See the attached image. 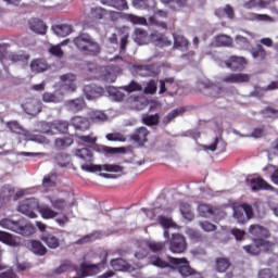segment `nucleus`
Wrapping results in <instances>:
<instances>
[{
    "label": "nucleus",
    "mask_w": 278,
    "mask_h": 278,
    "mask_svg": "<svg viewBox=\"0 0 278 278\" xmlns=\"http://www.w3.org/2000/svg\"><path fill=\"white\" fill-rule=\"evenodd\" d=\"M170 264L166 261L160 258V256H153L150 258V264L152 266H156V268H172V270H177L179 275L184 278L191 277V278H203V276L197 273L191 266L190 262L186 257L177 258L170 257Z\"/></svg>",
    "instance_id": "f257e3e1"
},
{
    "label": "nucleus",
    "mask_w": 278,
    "mask_h": 278,
    "mask_svg": "<svg viewBox=\"0 0 278 278\" xmlns=\"http://www.w3.org/2000/svg\"><path fill=\"white\" fill-rule=\"evenodd\" d=\"M0 227H3V229H9V231H13L14 233H18L20 236H24L26 238L33 236V233L36 231L34 225L25 219L14 222L10 218H3L0 220Z\"/></svg>",
    "instance_id": "f03ea898"
},
{
    "label": "nucleus",
    "mask_w": 278,
    "mask_h": 278,
    "mask_svg": "<svg viewBox=\"0 0 278 278\" xmlns=\"http://www.w3.org/2000/svg\"><path fill=\"white\" fill-rule=\"evenodd\" d=\"M232 216L236 218L237 223L240 225H244L247 220H251L253 218V206L251 204L243 203L242 205L232 207Z\"/></svg>",
    "instance_id": "7ed1b4c3"
},
{
    "label": "nucleus",
    "mask_w": 278,
    "mask_h": 278,
    "mask_svg": "<svg viewBox=\"0 0 278 278\" xmlns=\"http://www.w3.org/2000/svg\"><path fill=\"white\" fill-rule=\"evenodd\" d=\"M83 170L87 173H123L125 167L118 164H103V165H94V164H85L81 166Z\"/></svg>",
    "instance_id": "20e7f679"
},
{
    "label": "nucleus",
    "mask_w": 278,
    "mask_h": 278,
    "mask_svg": "<svg viewBox=\"0 0 278 278\" xmlns=\"http://www.w3.org/2000/svg\"><path fill=\"white\" fill-rule=\"evenodd\" d=\"M36 210H38V199L28 198L22 201L17 207V211L28 218H36Z\"/></svg>",
    "instance_id": "39448f33"
},
{
    "label": "nucleus",
    "mask_w": 278,
    "mask_h": 278,
    "mask_svg": "<svg viewBox=\"0 0 278 278\" xmlns=\"http://www.w3.org/2000/svg\"><path fill=\"white\" fill-rule=\"evenodd\" d=\"M48 129H43L42 134H48V136H53L54 134H68V127L71 124L66 121L56 119L50 124H45Z\"/></svg>",
    "instance_id": "423d86ee"
},
{
    "label": "nucleus",
    "mask_w": 278,
    "mask_h": 278,
    "mask_svg": "<svg viewBox=\"0 0 278 278\" xmlns=\"http://www.w3.org/2000/svg\"><path fill=\"white\" fill-rule=\"evenodd\" d=\"M188 249V242H186V237L181 233H174L169 239V251L172 253H186Z\"/></svg>",
    "instance_id": "0eeeda50"
},
{
    "label": "nucleus",
    "mask_w": 278,
    "mask_h": 278,
    "mask_svg": "<svg viewBox=\"0 0 278 278\" xmlns=\"http://www.w3.org/2000/svg\"><path fill=\"white\" fill-rule=\"evenodd\" d=\"M22 108L26 114L36 116V114H40V112H42V102L34 98H28L24 101Z\"/></svg>",
    "instance_id": "6e6552de"
},
{
    "label": "nucleus",
    "mask_w": 278,
    "mask_h": 278,
    "mask_svg": "<svg viewBox=\"0 0 278 278\" xmlns=\"http://www.w3.org/2000/svg\"><path fill=\"white\" fill-rule=\"evenodd\" d=\"M260 247H265V249H268L271 247L269 241H266V239H254V243L244 245L243 249L247 251V253H250V255H260V252L262 251Z\"/></svg>",
    "instance_id": "1a4fd4ad"
},
{
    "label": "nucleus",
    "mask_w": 278,
    "mask_h": 278,
    "mask_svg": "<svg viewBox=\"0 0 278 278\" xmlns=\"http://www.w3.org/2000/svg\"><path fill=\"white\" fill-rule=\"evenodd\" d=\"M227 68L230 71H244L247 66V59L244 56L232 55L227 61H225Z\"/></svg>",
    "instance_id": "9d476101"
},
{
    "label": "nucleus",
    "mask_w": 278,
    "mask_h": 278,
    "mask_svg": "<svg viewBox=\"0 0 278 278\" xmlns=\"http://www.w3.org/2000/svg\"><path fill=\"white\" fill-rule=\"evenodd\" d=\"M224 84H249L251 81V75L249 74H229L222 78Z\"/></svg>",
    "instance_id": "9b49d317"
},
{
    "label": "nucleus",
    "mask_w": 278,
    "mask_h": 278,
    "mask_svg": "<svg viewBox=\"0 0 278 278\" xmlns=\"http://www.w3.org/2000/svg\"><path fill=\"white\" fill-rule=\"evenodd\" d=\"M83 55H90L91 58H97L101 53V45L94 40V38H90L87 46L81 51Z\"/></svg>",
    "instance_id": "f8f14e48"
},
{
    "label": "nucleus",
    "mask_w": 278,
    "mask_h": 278,
    "mask_svg": "<svg viewBox=\"0 0 278 278\" xmlns=\"http://www.w3.org/2000/svg\"><path fill=\"white\" fill-rule=\"evenodd\" d=\"M60 79L65 90H68L70 92H75L77 90V85H75V81H77V76L74 74H63L60 76Z\"/></svg>",
    "instance_id": "ddd939ff"
},
{
    "label": "nucleus",
    "mask_w": 278,
    "mask_h": 278,
    "mask_svg": "<svg viewBox=\"0 0 278 278\" xmlns=\"http://www.w3.org/2000/svg\"><path fill=\"white\" fill-rule=\"evenodd\" d=\"M72 127L78 131H88L90 129V121L88 117L84 116H74L71 119Z\"/></svg>",
    "instance_id": "4468645a"
},
{
    "label": "nucleus",
    "mask_w": 278,
    "mask_h": 278,
    "mask_svg": "<svg viewBox=\"0 0 278 278\" xmlns=\"http://www.w3.org/2000/svg\"><path fill=\"white\" fill-rule=\"evenodd\" d=\"M251 236L256 238L255 240H264L270 236V232L264 226L257 224L251 225L249 228Z\"/></svg>",
    "instance_id": "2eb2a0df"
},
{
    "label": "nucleus",
    "mask_w": 278,
    "mask_h": 278,
    "mask_svg": "<svg viewBox=\"0 0 278 278\" xmlns=\"http://www.w3.org/2000/svg\"><path fill=\"white\" fill-rule=\"evenodd\" d=\"M85 97L87 99H99V97H103V88L97 85H87L84 87Z\"/></svg>",
    "instance_id": "dca6fc26"
},
{
    "label": "nucleus",
    "mask_w": 278,
    "mask_h": 278,
    "mask_svg": "<svg viewBox=\"0 0 278 278\" xmlns=\"http://www.w3.org/2000/svg\"><path fill=\"white\" fill-rule=\"evenodd\" d=\"M28 27L31 31L39 34L40 36H45V34H47V25L39 18L29 20Z\"/></svg>",
    "instance_id": "f3484780"
},
{
    "label": "nucleus",
    "mask_w": 278,
    "mask_h": 278,
    "mask_svg": "<svg viewBox=\"0 0 278 278\" xmlns=\"http://www.w3.org/2000/svg\"><path fill=\"white\" fill-rule=\"evenodd\" d=\"M91 38H92V36H90V34L80 33L78 36H76L73 39V42H74L76 49H78V51H80V53H81L84 51V49L87 47V45L90 42Z\"/></svg>",
    "instance_id": "a211bd4d"
},
{
    "label": "nucleus",
    "mask_w": 278,
    "mask_h": 278,
    "mask_svg": "<svg viewBox=\"0 0 278 278\" xmlns=\"http://www.w3.org/2000/svg\"><path fill=\"white\" fill-rule=\"evenodd\" d=\"M250 188L252 192H257L258 190H275L273 186H270L268 182H266L262 178H252L250 180Z\"/></svg>",
    "instance_id": "6ab92c4d"
},
{
    "label": "nucleus",
    "mask_w": 278,
    "mask_h": 278,
    "mask_svg": "<svg viewBox=\"0 0 278 278\" xmlns=\"http://www.w3.org/2000/svg\"><path fill=\"white\" fill-rule=\"evenodd\" d=\"M149 137V130L147 127H140L130 136V140L132 142H137L138 144H144Z\"/></svg>",
    "instance_id": "aec40b11"
},
{
    "label": "nucleus",
    "mask_w": 278,
    "mask_h": 278,
    "mask_svg": "<svg viewBox=\"0 0 278 278\" xmlns=\"http://www.w3.org/2000/svg\"><path fill=\"white\" fill-rule=\"evenodd\" d=\"M102 5H108L109 8H115V10H129V4H127V0H100Z\"/></svg>",
    "instance_id": "412c9836"
},
{
    "label": "nucleus",
    "mask_w": 278,
    "mask_h": 278,
    "mask_svg": "<svg viewBox=\"0 0 278 278\" xmlns=\"http://www.w3.org/2000/svg\"><path fill=\"white\" fill-rule=\"evenodd\" d=\"M152 42H154L155 47H170L173 41L166 37V35L162 33H154L152 34Z\"/></svg>",
    "instance_id": "4be33fe9"
},
{
    "label": "nucleus",
    "mask_w": 278,
    "mask_h": 278,
    "mask_svg": "<svg viewBox=\"0 0 278 278\" xmlns=\"http://www.w3.org/2000/svg\"><path fill=\"white\" fill-rule=\"evenodd\" d=\"M66 105L71 112H81V110H86V100L84 98H76L67 101Z\"/></svg>",
    "instance_id": "5701e85b"
},
{
    "label": "nucleus",
    "mask_w": 278,
    "mask_h": 278,
    "mask_svg": "<svg viewBox=\"0 0 278 278\" xmlns=\"http://www.w3.org/2000/svg\"><path fill=\"white\" fill-rule=\"evenodd\" d=\"M52 31L60 36L61 38H66V36H70V34H73V26L68 24H61L52 26Z\"/></svg>",
    "instance_id": "b1692460"
},
{
    "label": "nucleus",
    "mask_w": 278,
    "mask_h": 278,
    "mask_svg": "<svg viewBox=\"0 0 278 278\" xmlns=\"http://www.w3.org/2000/svg\"><path fill=\"white\" fill-rule=\"evenodd\" d=\"M188 47H190V41H188L186 37L174 34V49H178V51H188Z\"/></svg>",
    "instance_id": "393cba45"
},
{
    "label": "nucleus",
    "mask_w": 278,
    "mask_h": 278,
    "mask_svg": "<svg viewBox=\"0 0 278 278\" xmlns=\"http://www.w3.org/2000/svg\"><path fill=\"white\" fill-rule=\"evenodd\" d=\"M30 68L33 73H45L49 71V64L42 59H35L30 62Z\"/></svg>",
    "instance_id": "a878e982"
},
{
    "label": "nucleus",
    "mask_w": 278,
    "mask_h": 278,
    "mask_svg": "<svg viewBox=\"0 0 278 278\" xmlns=\"http://www.w3.org/2000/svg\"><path fill=\"white\" fill-rule=\"evenodd\" d=\"M251 55L252 58H254V60L264 62V60H266V58L268 56V52H266V49H264L263 45H256L251 49Z\"/></svg>",
    "instance_id": "bb28decb"
},
{
    "label": "nucleus",
    "mask_w": 278,
    "mask_h": 278,
    "mask_svg": "<svg viewBox=\"0 0 278 278\" xmlns=\"http://www.w3.org/2000/svg\"><path fill=\"white\" fill-rule=\"evenodd\" d=\"M42 242L49 247V249H58L60 248V238L55 235L45 233L41 237Z\"/></svg>",
    "instance_id": "cd10ccee"
},
{
    "label": "nucleus",
    "mask_w": 278,
    "mask_h": 278,
    "mask_svg": "<svg viewBox=\"0 0 278 278\" xmlns=\"http://www.w3.org/2000/svg\"><path fill=\"white\" fill-rule=\"evenodd\" d=\"M0 242H3V244H8L9 247L21 245V242L16 240L14 236H12L10 232H5L1 230H0Z\"/></svg>",
    "instance_id": "c85d7f7f"
},
{
    "label": "nucleus",
    "mask_w": 278,
    "mask_h": 278,
    "mask_svg": "<svg viewBox=\"0 0 278 278\" xmlns=\"http://www.w3.org/2000/svg\"><path fill=\"white\" fill-rule=\"evenodd\" d=\"M75 156L84 160V162H92L94 160V154L90 148H81L75 151Z\"/></svg>",
    "instance_id": "c756f323"
},
{
    "label": "nucleus",
    "mask_w": 278,
    "mask_h": 278,
    "mask_svg": "<svg viewBox=\"0 0 278 278\" xmlns=\"http://www.w3.org/2000/svg\"><path fill=\"white\" fill-rule=\"evenodd\" d=\"M215 15H217L218 18H225V16H227V18H233L236 11L232 5L227 4L225 8L217 9Z\"/></svg>",
    "instance_id": "7c9ffc66"
},
{
    "label": "nucleus",
    "mask_w": 278,
    "mask_h": 278,
    "mask_svg": "<svg viewBox=\"0 0 278 278\" xmlns=\"http://www.w3.org/2000/svg\"><path fill=\"white\" fill-rule=\"evenodd\" d=\"M230 266L231 262L227 257H218L215 261V270L217 273H227Z\"/></svg>",
    "instance_id": "2f4dec72"
},
{
    "label": "nucleus",
    "mask_w": 278,
    "mask_h": 278,
    "mask_svg": "<svg viewBox=\"0 0 278 278\" xmlns=\"http://www.w3.org/2000/svg\"><path fill=\"white\" fill-rule=\"evenodd\" d=\"M37 211L39 212V214H41L42 218H55L58 216V213L55 211H52L49 205L40 204L39 202Z\"/></svg>",
    "instance_id": "473e14b6"
},
{
    "label": "nucleus",
    "mask_w": 278,
    "mask_h": 278,
    "mask_svg": "<svg viewBox=\"0 0 278 278\" xmlns=\"http://www.w3.org/2000/svg\"><path fill=\"white\" fill-rule=\"evenodd\" d=\"M231 45H233V39L228 35H217L214 38L215 47H231Z\"/></svg>",
    "instance_id": "72a5a7b5"
},
{
    "label": "nucleus",
    "mask_w": 278,
    "mask_h": 278,
    "mask_svg": "<svg viewBox=\"0 0 278 278\" xmlns=\"http://www.w3.org/2000/svg\"><path fill=\"white\" fill-rule=\"evenodd\" d=\"M30 251L35 255H39L41 257L42 255H47V248L40 241H36V240L30 241Z\"/></svg>",
    "instance_id": "f704fd0d"
},
{
    "label": "nucleus",
    "mask_w": 278,
    "mask_h": 278,
    "mask_svg": "<svg viewBox=\"0 0 278 278\" xmlns=\"http://www.w3.org/2000/svg\"><path fill=\"white\" fill-rule=\"evenodd\" d=\"M54 162L61 168H66V166H71V155L63 153V152L58 153L54 156Z\"/></svg>",
    "instance_id": "c9c22d12"
},
{
    "label": "nucleus",
    "mask_w": 278,
    "mask_h": 278,
    "mask_svg": "<svg viewBox=\"0 0 278 278\" xmlns=\"http://www.w3.org/2000/svg\"><path fill=\"white\" fill-rule=\"evenodd\" d=\"M164 5H167L169 10L177 11L179 8H186L188 5V0H162Z\"/></svg>",
    "instance_id": "e433bc0d"
},
{
    "label": "nucleus",
    "mask_w": 278,
    "mask_h": 278,
    "mask_svg": "<svg viewBox=\"0 0 278 278\" xmlns=\"http://www.w3.org/2000/svg\"><path fill=\"white\" fill-rule=\"evenodd\" d=\"M135 42L137 45H147V40H149V33L142 28H136L135 31Z\"/></svg>",
    "instance_id": "4c0bfd02"
},
{
    "label": "nucleus",
    "mask_w": 278,
    "mask_h": 278,
    "mask_svg": "<svg viewBox=\"0 0 278 278\" xmlns=\"http://www.w3.org/2000/svg\"><path fill=\"white\" fill-rule=\"evenodd\" d=\"M165 83L167 87V94H169V97H175L179 90V85L175 81V77L165 78Z\"/></svg>",
    "instance_id": "58836bf2"
},
{
    "label": "nucleus",
    "mask_w": 278,
    "mask_h": 278,
    "mask_svg": "<svg viewBox=\"0 0 278 278\" xmlns=\"http://www.w3.org/2000/svg\"><path fill=\"white\" fill-rule=\"evenodd\" d=\"M99 153H103L104 155H116L117 153H125V148H112L108 146H100L98 149Z\"/></svg>",
    "instance_id": "ea45409f"
},
{
    "label": "nucleus",
    "mask_w": 278,
    "mask_h": 278,
    "mask_svg": "<svg viewBox=\"0 0 278 278\" xmlns=\"http://www.w3.org/2000/svg\"><path fill=\"white\" fill-rule=\"evenodd\" d=\"M89 119L91 123H105L108 115L102 111H92L89 113Z\"/></svg>",
    "instance_id": "a19ab883"
},
{
    "label": "nucleus",
    "mask_w": 278,
    "mask_h": 278,
    "mask_svg": "<svg viewBox=\"0 0 278 278\" xmlns=\"http://www.w3.org/2000/svg\"><path fill=\"white\" fill-rule=\"evenodd\" d=\"M12 197H14V188L10 185H7L0 189V199L2 201H12Z\"/></svg>",
    "instance_id": "79ce46f5"
},
{
    "label": "nucleus",
    "mask_w": 278,
    "mask_h": 278,
    "mask_svg": "<svg viewBox=\"0 0 278 278\" xmlns=\"http://www.w3.org/2000/svg\"><path fill=\"white\" fill-rule=\"evenodd\" d=\"M75 142L71 137L56 138L54 141V146L56 149H67Z\"/></svg>",
    "instance_id": "37998d69"
},
{
    "label": "nucleus",
    "mask_w": 278,
    "mask_h": 278,
    "mask_svg": "<svg viewBox=\"0 0 278 278\" xmlns=\"http://www.w3.org/2000/svg\"><path fill=\"white\" fill-rule=\"evenodd\" d=\"M180 214H182L186 220H194V213H192V208L188 203L180 204Z\"/></svg>",
    "instance_id": "c03bdc74"
},
{
    "label": "nucleus",
    "mask_w": 278,
    "mask_h": 278,
    "mask_svg": "<svg viewBox=\"0 0 278 278\" xmlns=\"http://www.w3.org/2000/svg\"><path fill=\"white\" fill-rule=\"evenodd\" d=\"M143 125H147L148 127H153L155 125H160V114L154 115H144L142 117Z\"/></svg>",
    "instance_id": "a18cd8bd"
},
{
    "label": "nucleus",
    "mask_w": 278,
    "mask_h": 278,
    "mask_svg": "<svg viewBox=\"0 0 278 278\" xmlns=\"http://www.w3.org/2000/svg\"><path fill=\"white\" fill-rule=\"evenodd\" d=\"M198 212L202 218H207L208 216H214V207L208 204H200Z\"/></svg>",
    "instance_id": "49530a36"
},
{
    "label": "nucleus",
    "mask_w": 278,
    "mask_h": 278,
    "mask_svg": "<svg viewBox=\"0 0 278 278\" xmlns=\"http://www.w3.org/2000/svg\"><path fill=\"white\" fill-rule=\"evenodd\" d=\"M124 18L132 23V25H147V18L135 14H124Z\"/></svg>",
    "instance_id": "de8ad7c7"
},
{
    "label": "nucleus",
    "mask_w": 278,
    "mask_h": 278,
    "mask_svg": "<svg viewBox=\"0 0 278 278\" xmlns=\"http://www.w3.org/2000/svg\"><path fill=\"white\" fill-rule=\"evenodd\" d=\"M111 266L117 271H125L127 270V261L123 258H113L111 261Z\"/></svg>",
    "instance_id": "09e8293b"
},
{
    "label": "nucleus",
    "mask_w": 278,
    "mask_h": 278,
    "mask_svg": "<svg viewBox=\"0 0 278 278\" xmlns=\"http://www.w3.org/2000/svg\"><path fill=\"white\" fill-rule=\"evenodd\" d=\"M185 110L184 109H175L173 110L168 115H166L163 118V125H168L169 123H173L177 116H180V114H184Z\"/></svg>",
    "instance_id": "8fccbe9b"
},
{
    "label": "nucleus",
    "mask_w": 278,
    "mask_h": 278,
    "mask_svg": "<svg viewBox=\"0 0 278 278\" xmlns=\"http://www.w3.org/2000/svg\"><path fill=\"white\" fill-rule=\"evenodd\" d=\"M122 90H124L125 92H140L142 91V85H140L138 81L132 80L130 81L129 85L123 86Z\"/></svg>",
    "instance_id": "3c124183"
},
{
    "label": "nucleus",
    "mask_w": 278,
    "mask_h": 278,
    "mask_svg": "<svg viewBox=\"0 0 278 278\" xmlns=\"http://www.w3.org/2000/svg\"><path fill=\"white\" fill-rule=\"evenodd\" d=\"M70 268H73V263L71 261H65L53 270V275H62L66 273V270H70Z\"/></svg>",
    "instance_id": "603ef678"
},
{
    "label": "nucleus",
    "mask_w": 278,
    "mask_h": 278,
    "mask_svg": "<svg viewBox=\"0 0 278 278\" xmlns=\"http://www.w3.org/2000/svg\"><path fill=\"white\" fill-rule=\"evenodd\" d=\"M42 101L45 103H60L61 99L55 93L45 92L42 94Z\"/></svg>",
    "instance_id": "864d4df0"
},
{
    "label": "nucleus",
    "mask_w": 278,
    "mask_h": 278,
    "mask_svg": "<svg viewBox=\"0 0 278 278\" xmlns=\"http://www.w3.org/2000/svg\"><path fill=\"white\" fill-rule=\"evenodd\" d=\"M48 53H50V55H53L54 58H64V51L62 50V47L60 45L50 46Z\"/></svg>",
    "instance_id": "5fc2aeb1"
},
{
    "label": "nucleus",
    "mask_w": 278,
    "mask_h": 278,
    "mask_svg": "<svg viewBox=\"0 0 278 278\" xmlns=\"http://www.w3.org/2000/svg\"><path fill=\"white\" fill-rule=\"evenodd\" d=\"M147 247L152 251V253H160L164 249V242L148 241Z\"/></svg>",
    "instance_id": "6e6d98bb"
},
{
    "label": "nucleus",
    "mask_w": 278,
    "mask_h": 278,
    "mask_svg": "<svg viewBox=\"0 0 278 278\" xmlns=\"http://www.w3.org/2000/svg\"><path fill=\"white\" fill-rule=\"evenodd\" d=\"M108 92L115 101H123L125 99V93L118 91L116 87H109Z\"/></svg>",
    "instance_id": "4d7b16f0"
},
{
    "label": "nucleus",
    "mask_w": 278,
    "mask_h": 278,
    "mask_svg": "<svg viewBox=\"0 0 278 278\" xmlns=\"http://www.w3.org/2000/svg\"><path fill=\"white\" fill-rule=\"evenodd\" d=\"M9 60L11 62H25L27 60H29V56L25 53H16V52H12L9 54Z\"/></svg>",
    "instance_id": "13d9d810"
},
{
    "label": "nucleus",
    "mask_w": 278,
    "mask_h": 278,
    "mask_svg": "<svg viewBox=\"0 0 278 278\" xmlns=\"http://www.w3.org/2000/svg\"><path fill=\"white\" fill-rule=\"evenodd\" d=\"M144 94H155L157 92V83L150 80L143 89Z\"/></svg>",
    "instance_id": "bf43d9fd"
},
{
    "label": "nucleus",
    "mask_w": 278,
    "mask_h": 278,
    "mask_svg": "<svg viewBox=\"0 0 278 278\" xmlns=\"http://www.w3.org/2000/svg\"><path fill=\"white\" fill-rule=\"evenodd\" d=\"M159 223L164 229H170L173 227V219L164 215L159 216Z\"/></svg>",
    "instance_id": "052dcab7"
},
{
    "label": "nucleus",
    "mask_w": 278,
    "mask_h": 278,
    "mask_svg": "<svg viewBox=\"0 0 278 278\" xmlns=\"http://www.w3.org/2000/svg\"><path fill=\"white\" fill-rule=\"evenodd\" d=\"M235 40L239 47H242V49H249L251 46V41H249L247 37L238 35Z\"/></svg>",
    "instance_id": "680f3d73"
},
{
    "label": "nucleus",
    "mask_w": 278,
    "mask_h": 278,
    "mask_svg": "<svg viewBox=\"0 0 278 278\" xmlns=\"http://www.w3.org/2000/svg\"><path fill=\"white\" fill-rule=\"evenodd\" d=\"M7 127L13 134H21V131H23V127H21V124H18V122H9L7 124Z\"/></svg>",
    "instance_id": "e2e57ef3"
},
{
    "label": "nucleus",
    "mask_w": 278,
    "mask_h": 278,
    "mask_svg": "<svg viewBox=\"0 0 278 278\" xmlns=\"http://www.w3.org/2000/svg\"><path fill=\"white\" fill-rule=\"evenodd\" d=\"M78 140H80V142H85V144L97 143V137H94L93 135L78 136Z\"/></svg>",
    "instance_id": "0e129e2a"
},
{
    "label": "nucleus",
    "mask_w": 278,
    "mask_h": 278,
    "mask_svg": "<svg viewBox=\"0 0 278 278\" xmlns=\"http://www.w3.org/2000/svg\"><path fill=\"white\" fill-rule=\"evenodd\" d=\"M52 206L54 210H62L66 208V201L64 199H56V200H51Z\"/></svg>",
    "instance_id": "69168bd1"
},
{
    "label": "nucleus",
    "mask_w": 278,
    "mask_h": 278,
    "mask_svg": "<svg viewBox=\"0 0 278 278\" xmlns=\"http://www.w3.org/2000/svg\"><path fill=\"white\" fill-rule=\"evenodd\" d=\"M263 114L267 117V118H278V110L277 109H273L270 106H267L264 111Z\"/></svg>",
    "instance_id": "338daca9"
},
{
    "label": "nucleus",
    "mask_w": 278,
    "mask_h": 278,
    "mask_svg": "<svg viewBox=\"0 0 278 278\" xmlns=\"http://www.w3.org/2000/svg\"><path fill=\"white\" fill-rule=\"evenodd\" d=\"M257 278H273V271L268 268L261 269L258 271Z\"/></svg>",
    "instance_id": "774afa93"
}]
</instances>
